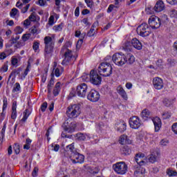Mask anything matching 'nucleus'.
I'll return each instance as SVG.
<instances>
[{"instance_id": "aec40b11", "label": "nucleus", "mask_w": 177, "mask_h": 177, "mask_svg": "<svg viewBox=\"0 0 177 177\" xmlns=\"http://www.w3.org/2000/svg\"><path fill=\"white\" fill-rule=\"evenodd\" d=\"M124 60L125 64L131 65L136 62V58L133 55L129 53L127 55H124Z\"/></svg>"}, {"instance_id": "473e14b6", "label": "nucleus", "mask_w": 177, "mask_h": 177, "mask_svg": "<svg viewBox=\"0 0 177 177\" xmlns=\"http://www.w3.org/2000/svg\"><path fill=\"white\" fill-rule=\"evenodd\" d=\"M29 116L30 111H28V109L25 110V111L24 112V117L21 120L20 122H26V121H27V118H28Z\"/></svg>"}, {"instance_id": "3c124183", "label": "nucleus", "mask_w": 177, "mask_h": 177, "mask_svg": "<svg viewBox=\"0 0 177 177\" xmlns=\"http://www.w3.org/2000/svg\"><path fill=\"white\" fill-rule=\"evenodd\" d=\"M3 111H5L8 107V98L4 97L3 100Z\"/></svg>"}, {"instance_id": "f03ea898", "label": "nucleus", "mask_w": 177, "mask_h": 177, "mask_svg": "<svg viewBox=\"0 0 177 177\" xmlns=\"http://www.w3.org/2000/svg\"><path fill=\"white\" fill-rule=\"evenodd\" d=\"M67 151H71V160L73 164H82L85 160V156L84 155L77 153L74 147V143H72L66 146Z\"/></svg>"}, {"instance_id": "5701e85b", "label": "nucleus", "mask_w": 177, "mask_h": 177, "mask_svg": "<svg viewBox=\"0 0 177 177\" xmlns=\"http://www.w3.org/2000/svg\"><path fill=\"white\" fill-rule=\"evenodd\" d=\"M131 44L135 49H137V50H141L142 48H143L142 43L137 38L132 39Z\"/></svg>"}, {"instance_id": "603ef678", "label": "nucleus", "mask_w": 177, "mask_h": 177, "mask_svg": "<svg viewBox=\"0 0 177 177\" xmlns=\"http://www.w3.org/2000/svg\"><path fill=\"white\" fill-rule=\"evenodd\" d=\"M162 117L164 120H168V118H171V112H164L162 113Z\"/></svg>"}, {"instance_id": "ddd939ff", "label": "nucleus", "mask_w": 177, "mask_h": 177, "mask_svg": "<svg viewBox=\"0 0 177 177\" xmlns=\"http://www.w3.org/2000/svg\"><path fill=\"white\" fill-rule=\"evenodd\" d=\"M64 125V129L65 132H69V133L74 132V131H75V127H77L75 125V122H69L68 120L65 121Z\"/></svg>"}, {"instance_id": "b1692460", "label": "nucleus", "mask_w": 177, "mask_h": 177, "mask_svg": "<svg viewBox=\"0 0 177 177\" xmlns=\"http://www.w3.org/2000/svg\"><path fill=\"white\" fill-rule=\"evenodd\" d=\"M118 93L124 99V100H128V95H127V92L121 86H118L116 88Z\"/></svg>"}, {"instance_id": "0eeeda50", "label": "nucleus", "mask_w": 177, "mask_h": 177, "mask_svg": "<svg viewBox=\"0 0 177 177\" xmlns=\"http://www.w3.org/2000/svg\"><path fill=\"white\" fill-rule=\"evenodd\" d=\"M89 81L93 85H100L102 84V77L97 74V72L95 70L90 71Z\"/></svg>"}, {"instance_id": "79ce46f5", "label": "nucleus", "mask_w": 177, "mask_h": 177, "mask_svg": "<svg viewBox=\"0 0 177 177\" xmlns=\"http://www.w3.org/2000/svg\"><path fill=\"white\" fill-rule=\"evenodd\" d=\"M167 174L169 176H177V172L175 170H172L171 169H168L167 171Z\"/></svg>"}, {"instance_id": "6ab92c4d", "label": "nucleus", "mask_w": 177, "mask_h": 177, "mask_svg": "<svg viewBox=\"0 0 177 177\" xmlns=\"http://www.w3.org/2000/svg\"><path fill=\"white\" fill-rule=\"evenodd\" d=\"M152 121L155 127V132H158V131L161 129V125H162V123L161 122V119H160V118L158 117H156L152 119Z\"/></svg>"}, {"instance_id": "58836bf2", "label": "nucleus", "mask_w": 177, "mask_h": 177, "mask_svg": "<svg viewBox=\"0 0 177 177\" xmlns=\"http://www.w3.org/2000/svg\"><path fill=\"white\" fill-rule=\"evenodd\" d=\"M64 26V25L63 24V23H61L59 25L54 26L53 29L54 30V31L57 32L58 31H62L63 30Z\"/></svg>"}, {"instance_id": "7ed1b4c3", "label": "nucleus", "mask_w": 177, "mask_h": 177, "mask_svg": "<svg viewBox=\"0 0 177 177\" xmlns=\"http://www.w3.org/2000/svg\"><path fill=\"white\" fill-rule=\"evenodd\" d=\"M98 73L102 77H110L113 74V66L109 62H102L98 66Z\"/></svg>"}, {"instance_id": "e433bc0d", "label": "nucleus", "mask_w": 177, "mask_h": 177, "mask_svg": "<svg viewBox=\"0 0 177 177\" xmlns=\"http://www.w3.org/2000/svg\"><path fill=\"white\" fill-rule=\"evenodd\" d=\"M31 142H32V140H31V139H30V138L26 139V145H24V149L25 150H30V147L31 146Z\"/></svg>"}, {"instance_id": "9d476101", "label": "nucleus", "mask_w": 177, "mask_h": 177, "mask_svg": "<svg viewBox=\"0 0 177 177\" xmlns=\"http://www.w3.org/2000/svg\"><path fill=\"white\" fill-rule=\"evenodd\" d=\"M148 24L149 27H151L153 30H157V28H160V26H161V21L158 17L152 15L149 17Z\"/></svg>"}, {"instance_id": "c03bdc74", "label": "nucleus", "mask_w": 177, "mask_h": 177, "mask_svg": "<svg viewBox=\"0 0 177 177\" xmlns=\"http://www.w3.org/2000/svg\"><path fill=\"white\" fill-rule=\"evenodd\" d=\"M8 62H6L0 68V73H6V71H8Z\"/></svg>"}, {"instance_id": "774afa93", "label": "nucleus", "mask_w": 177, "mask_h": 177, "mask_svg": "<svg viewBox=\"0 0 177 177\" xmlns=\"http://www.w3.org/2000/svg\"><path fill=\"white\" fill-rule=\"evenodd\" d=\"M169 5H176L177 0H166Z\"/></svg>"}, {"instance_id": "864d4df0", "label": "nucleus", "mask_w": 177, "mask_h": 177, "mask_svg": "<svg viewBox=\"0 0 177 177\" xmlns=\"http://www.w3.org/2000/svg\"><path fill=\"white\" fill-rule=\"evenodd\" d=\"M86 134H84V133H79L78 134V139L79 140H86Z\"/></svg>"}, {"instance_id": "338daca9", "label": "nucleus", "mask_w": 177, "mask_h": 177, "mask_svg": "<svg viewBox=\"0 0 177 177\" xmlns=\"http://www.w3.org/2000/svg\"><path fill=\"white\" fill-rule=\"evenodd\" d=\"M19 39H20V36H16L15 38L11 39V44H17Z\"/></svg>"}, {"instance_id": "c9c22d12", "label": "nucleus", "mask_w": 177, "mask_h": 177, "mask_svg": "<svg viewBox=\"0 0 177 177\" xmlns=\"http://www.w3.org/2000/svg\"><path fill=\"white\" fill-rule=\"evenodd\" d=\"M122 153L124 154V156H128L131 153V149H129L128 146H124L122 149Z\"/></svg>"}, {"instance_id": "a19ab883", "label": "nucleus", "mask_w": 177, "mask_h": 177, "mask_svg": "<svg viewBox=\"0 0 177 177\" xmlns=\"http://www.w3.org/2000/svg\"><path fill=\"white\" fill-rule=\"evenodd\" d=\"M20 83H15L12 88V93H17L19 92V91H20Z\"/></svg>"}, {"instance_id": "f3484780", "label": "nucleus", "mask_w": 177, "mask_h": 177, "mask_svg": "<svg viewBox=\"0 0 177 177\" xmlns=\"http://www.w3.org/2000/svg\"><path fill=\"white\" fill-rule=\"evenodd\" d=\"M55 47L53 46H45L44 47V57L46 59H50V57L53 55V49Z\"/></svg>"}, {"instance_id": "bf43d9fd", "label": "nucleus", "mask_w": 177, "mask_h": 177, "mask_svg": "<svg viewBox=\"0 0 177 177\" xmlns=\"http://www.w3.org/2000/svg\"><path fill=\"white\" fill-rule=\"evenodd\" d=\"M29 20L30 21H36L37 20V17H35V13H32L29 17H28Z\"/></svg>"}, {"instance_id": "2eb2a0df", "label": "nucleus", "mask_w": 177, "mask_h": 177, "mask_svg": "<svg viewBox=\"0 0 177 177\" xmlns=\"http://www.w3.org/2000/svg\"><path fill=\"white\" fill-rule=\"evenodd\" d=\"M115 128L118 132H125L127 131V123L124 121H119L115 123Z\"/></svg>"}, {"instance_id": "8fccbe9b", "label": "nucleus", "mask_w": 177, "mask_h": 177, "mask_svg": "<svg viewBox=\"0 0 177 177\" xmlns=\"http://www.w3.org/2000/svg\"><path fill=\"white\" fill-rule=\"evenodd\" d=\"M163 103L165 106H167V107H168L169 106H171V104H172V101H171V100L168 98H165L163 100Z\"/></svg>"}, {"instance_id": "5fc2aeb1", "label": "nucleus", "mask_w": 177, "mask_h": 177, "mask_svg": "<svg viewBox=\"0 0 177 177\" xmlns=\"http://www.w3.org/2000/svg\"><path fill=\"white\" fill-rule=\"evenodd\" d=\"M53 24H55V16L50 15L48 19V25L52 26Z\"/></svg>"}, {"instance_id": "f704fd0d", "label": "nucleus", "mask_w": 177, "mask_h": 177, "mask_svg": "<svg viewBox=\"0 0 177 177\" xmlns=\"http://www.w3.org/2000/svg\"><path fill=\"white\" fill-rule=\"evenodd\" d=\"M169 15L171 19H177V10L176 9H171L169 11Z\"/></svg>"}, {"instance_id": "6e6552de", "label": "nucleus", "mask_w": 177, "mask_h": 177, "mask_svg": "<svg viewBox=\"0 0 177 177\" xmlns=\"http://www.w3.org/2000/svg\"><path fill=\"white\" fill-rule=\"evenodd\" d=\"M112 59L116 66H124L125 64V55L122 53H115Z\"/></svg>"}, {"instance_id": "bb28decb", "label": "nucleus", "mask_w": 177, "mask_h": 177, "mask_svg": "<svg viewBox=\"0 0 177 177\" xmlns=\"http://www.w3.org/2000/svg\"><path fill=\"white\" fill-rule=\"evenodd\" d=\"M146 174V169L143 167H138L135 171H134V175L135 176H142Z\"/></svg>"}, {"instance_id": "a211bd4d", "label": "nucleus", "mask_w": 177, "mask_h": 177, "mask_svg": "<svg viewBox=\"0 0 177 177\" xmlns=\"http://www.w3.org/2000/svg\"><path fill=\"white\" fill-rule=\"evenodd\" d=\"M165 9V4H164V1L162 0H159L156 2L155 6L153 7V10L155 12H162Z\"/></svg>"}, {"instance_id": "e2e57ef3", "label": "nucleus", "mask_w": 177, "mask_h": 177, "mask_svg": "<svg viewBox=\"0 0 177 177\" xmlns=\"http://www.w3.org/2000/svg\"><path fill=\"white\" fill-rule=\"evenodd\" d=\"M38 171H39L38 167H35L32 172V176L33 177H36L37 175L38 174Z\"/></svg>"}, {"instance_id": "4be33fe9", "label": "nucleus", "mask_w": 177, "mask_h": 177, "mask_svg": "<svg viewBox=\"0 0 177 177\" xmlns=\"http://www.w3.org/2000/svg\"><path fill=\"white\" fill-rule=\"evenodd\" d=\"M145 154L137 153L135 157V161L138 164V165L142 166L145 164Z\"/></svg>"}, {"instance_id": "13d9d810", "label": "nucleus", "mask_w": 177, "mask_h": 177, "mask_svg": "<svg viewBox=\"0 0 177 177\" xmlns=\"http://www.w3.org/2000/svg\"><path fill=\"white\" fill-rule=\"evenodd\" d=\"M62 71H60V69L59 68H56L54 71V74H55V77H59V75H61Z\"/></svg>"}, {"instance_id": "7c9ffc66", "label": "nucleus", "mask_w": 177, "mask_h": 177, "mask_svg": "<svg viewBox=\"0 0 177 177\" xmlns=\"http://www.w3.org/2000/svg\"><path fill=\"white\" fill-rule=\"evenodd\" d=\"M100 171V169L99 168V166H93L88 167V171L90 174H93V175L99 174Z\"/></svg>"}, {"instance_id": "680f3d73", "label": "nucleus", "mask_w": 177, "mask_h": 177, "mask_svg": "<svg viewBox=\"0 0 177 177\" xmlns=\"http://www.w3.org/2000/svg\"><path fill=\"white\" fill-rule=\"evenodd\" d=\"M149 160V162H151L152 164L156 162V156L151 155Z\"/></svg>"}, {"instance_id": "412c9836", "label": "nucleus", "mask_w": 177, "mask_h": 177, "mask_svg": "<svg viewBox=\"0 0 177 177\" xmlns=\"http://www.w3.org/2000/svg\"><path fill=\"white\" fill-rule=\"evenodd\" d=\"M16 6L17 8H19V9H21V13H26L27 10H28L30 8V4L26 5L20 1H18L17 2Z\"/></svg>"}, {"instance_id": "2f4dec72", "label": "nucleus", "mask_w": 177, "mask_h": 177, "mask_svg": "<svg viewBox=\"0 0 177 177\" xmlns=\"http://www.w3.org/2000/svg\"><path fill=\"white\" fill-rule=\"evenodd\" d=\"M53 85H55V80H53V78H51L47 85L48 93H52V88L53 87Z\"/></svg>"}, {"instance_id": "4d7b16f0", "label": "nucleus", "mask_w": 177, "mask_h": 177, "mask_svg": "<svg viewBox=\"0 0 177 177\" xmlns=\"http://www.w3.org/2000/svg\"><path fill=\"white\" fill-rule=\"evenodd\" d=\"M32 48L34 49V50L35 52H37V50H38V49H39V43H38V41L34 42L33 46H32Z\"/></svg>"}, {"instance_id": "393cba45", "label": "nucleus", "mask_w": 177, "mask_h": 177, "mask_svg": "<svg viewBox=\"0 0 177 177\" xmlns=\"http://www.w3.org/2000/svg\"><path fill=\"white\" fill-rule=\"evenodd\" d=\"M17 102L14 101L12 102V114H11V118L12 120H16L17 117Z\"/></svg>"}, {"instance_id": "49530a36", "label": "nucleus", "mask_w": 177, "mask_h": 177, "mask_svg": "<svg viewBox=\"0 0 177 177\" xmlns=\"http://www.w3.org/2000/svg\"><path fill=\"white\" fill-rule=\"evenodd\" d=\"M169 144V141L167 139H162L160 142V146H162V147H165V146H167Z\"/></svg>"}, {"instance_id": "a878e982", "label": "nucleus", "mask_w": 177, "mask_h": 177, "mask_svg": "<svg viewBox=\"0 0 177 177\" xmlns=\"http://www.w3.org/2000/svg\"><path fill=\"white\" fill-rule=\"evenodd\" d=\"M61 89H62V83H60V82H58L56 83L53 91V94L54 95V96H57L59 93H60Z\"/></svg>"}, {"instance_id": "de8ad7c7", "label": "nucleus", "mask_w": 177, "mask_h": 177, "mask_svg": "<svg viewBox=\"0 0 177 177\" xmlns=\"http://www.w3.org/2000/svg\"><path fill=\"white\" fill-rule=\"evenodd\" d=\"M38 30V26H33L30 29V34H37Z\"/></svg>"}, {"instance_id": "423d86ee", "label": "nucleus", "mask_w": 177, "mask_h": 177, "mask_svg": "<svg viewBox=\"0 0 177 177\" xmlns=\"http://www.w3.org/2000/svg\"><path fill=\"white\" fill-rule=\"evenodd\" d=\"M137 33L140 37H149L151 33V29L146 23H143L137 28Z\"/></svg>"}, {"instance_id": "c85d7f7f", "label": "nucleus", "mask_w": 177, "mask_h": 177, "mask_svg": "<svg viewBox=\"0 0 177 177\" xmlns=\"http://www.w3.org/2000/svg\"><path fill=\"white\" fill-rule=\"evenodd\" d=\"M141 117L146 121L147 118H150L151 117V113L149 111V109H144L142 111Z\"/></svg>"}, {"instance_id": "72a5a7b5", "label": "nucleus", "mask_w": 177, "mask_h": 177, "mask_svg": "<svg viewBox=\"0 0 177 177\" xmlns=\"http://www.w3.org/2000/svg\"><path fill=\"white\" fill-rule=\"evenodd\" d=\"M6 131V124H4L1 129V136H0L1 144L3 142V139H5V131Z\"/></svg>"}, {"instance_id": "4468645a", "label": "nucleus", "mask_w": 177, "mask_h": 177, "mask_svg": "<svg viewBox=\"0 0 177 177\" xmlns=\"http://www.w3.org/2000/svg\"><path fill=\"white\" fill-rule=\"evenodd\" d=\"M153 85L155 89H158V91H160L162 89V88H164V82L162 81V79L157 77L153 78Z\"/></svg>"}, {"instance_id": "6e6d98bb", "label": "nucleus", "mask_w": 177, "mask_h": 177, "mask_svg": "<svg viewBox=\"0 0 177 177\" xmlns=\"http://www.w3.org/2000/svg\"><path fill=\"white\" fill-rule=\"evenodd\" d=\"M14 150L16 154H19V153H20V145H19V144H15L14 146Z\"/></svg>"}, {"instance_id": "9b49d317", "label": "nucleus", "mask_w": 177, "mask_h": 177, "mask_svg": "<svg viewBox=\"0 0 177 177\" xmlns=\"http://www.w3.org/2000/svg\"><path fill=\"white\" fill-rule=\"evenodd\" d=\"M129 125L133 129H139L142 125V122L138 116H133L130 118Z\"/></svg>"}, {"instance_id": "a18cd8bd", "label": "nucleus", "mask_w": 177, "mask_h": 177, "mask_svg": "<svg viewBox=\"0 0 177 177\" xmlns=\"http://www.w3.org/2000/svg\"><path fill=\"white\" fill-rule=\"evenodd\" d=\"M15 34L17 35L18 34H21L23 32V28L20 26H17L14 30Z\"/></svg>"}, {"instance_id": "1a4fd4ad", "label": "nucleus", "mask_w": 177, "mask_h": 177, "mask_svg": "<svg viewBox=\"0 0 177 177\" xmlns=\"http://www.w3.org/2000/svg\"><path fill=\"white\" fill-rule=\"evenodd\" d=\"M76 93L79 97H85L88 93V84L82 83L77 86Z\"/></svg>"}, {"instance_id": "ea45409f", "label": "nucleus", "mask_w": 177, "mask_h": 177, "mask_svg": "<svg viewBox=\"0 0 177 177\" xmlns=\"http://www.w3.org/2000/svg\"><path fill=\"white\" fill-rule=\"evenodd\" d=\"M123 48L127 52H131L132 50V46H131V43L129 41L126 42L124 46H123Z\"/></svg>"}, {"instance_id": "052dcab7", "label": "nucleus", "mask_w": 177, "mask_h": 177, "mask_svg": "<svg viewBox=\"0 0 177 177\" xmlns=\"http://www.w3.org/2000/svg\"><path fill=\"white\" fill-rule=\"evenodd\" d=\"M110 62H113V56L107 55L104 63H109L110 64Z\"/></svg>"}, {"instance_id": "4c0bfd02", "label": "nucleus", "mask_w": 177, "mask_h": 177, "mask_svg": "<svg viewBox=\"0 0 177 177\" xmlns=\"http://www.w3.org/2000/svg\"><path fill=\"white\" fill-rule=\"evenodd\" d=\"M19 59H17V57L13 56L11 57V66H13L14 67H17Z\"/></svg>"}, {"instance_id": "37998d69", "label": "nucleus", "mask_w": 177, "mask_h": 177, "mask_svg": "<svg viewBox=\"0 0 177 177\" xmlns=\"http://www.w3.org/2000/svg\"><path fill=\"white\" fill-rule=\"evenodd\" d=\"M17 13H19V10H17V8H12L10 12V16L11 17H15L17 15Z\"/></svg>"}, {"instance_id": "09e8293b", "label": "nucleus", "mask_w": 177, "mask_h": 177, "mask_svg": "<svg viewBox=\"0 0 177 177\" xmlns=\"http://www.w3.org/2000/svg\"><path fill=\"white\" fill-rule=\"evenodd\" d=\"M30 38H31V33H27L22 36V39L24 42H26V41H28Z\"/></svg>"}, {"instance_id": "cd10ccee", "label": "nucleus", "mask_w": 177, "mask_h": 177, "mask_svg": "<svg viewBox=\"0 0 177 177\" xmlns=\"http://www.w3.org/2000/svg\"><path fill=\"white\" fill-rule=\"evenodd\" d=\"M97 26H98L97 22H95L92 25L90 30L87 32L88 37H93V35H95L96 34V30H95V27H97Z\"/></svg>"}, {"instance_id": "20e7f679", "label": "nucleus", "mask_w": 177, "mask_h": 177, "mask_svg": "<svg viewBox=\"0 0 177 177\" xmlns=\"http://www.w3.org/2000/svg\"><path fill=\"white\" fill-rule=\"evenodd\" d=\"M81 114V106L80 104L70 105L67 108L66 115L69 118H77Z\"/></svg>"}, {"instance_id": "39448f33", "label": "nucleus", "mask_w": 177, "mask_h": 177, "mask_svg": "<svg viewBox=\"0 0 177 177\" xmlns=\"http://www.w3.org/2000/svg\"><path fill=\"white\" fill-rule=\"evenodd\" d=\"M113 169L118 175H125L128 171V165L125 162H118L113 165Z\"/></svg>"}, {"instance_id": "0e129e2a", "label": "nucleus", "mask_w": 177, "mask_h": 177, "mask_svg": "<svg viewBox=\"0 0 177 177\" xmlns=\"http://www.w3.org/2000/svg\"><path fill=\"white\" fill-rule=\"evenodd\" d=\"M171 129L173 131V132L174 133H176V135H177V123H174L172 127H171Z\"/></svg>"}, {"instance_id": "f257e3e1", "label": "nucleus", "mask_w": 177, "mask_h": 177, "mask_svg": "<svg viewBox=\"0 0 177 177\" xmlns=\"http://www.w3.org/2000/svg\"><path fill=\"white\" fill-rule=\"evenodd\" d=\"M67 44H70V42H67L61 49V54L63 55L64 57L62 62V66L73 64L74 62L77 60V57L74 55L71 50L67 48Z\"/></svg>"}, {"instance_id": "dca6fc26", "label": "nucleus", "mask_w": 177, "mask_h": 177, "mask_svg": "<svg viewBox=\"0 0 177 177\" xmlns=\"http://www.w3.org/2000/svg\"><path fill=\"white\" fill-rule=\"evenodd\" d=\"M45 46H53L55 47V35L52 37L46 36L44 37Z\"/></svg>"}, {"instance_id": "f8f14e48", "label": "nucleus", "mask_w": 177, "mask_h": 177, "mask_svg": "<svg viewBox=\"0 0 177 177\" xmlns=\"http://www.w3.org/2000/svg\"><path fill=\"white\" fill-rule=\"evenodd\" d=\"M87 99L90 102H96L100 99V94L96 90H91L87 95Z\"/></svg>"}, {"instance_id": "69168bd1", "label": "nucleus", "mask_w": 177, "mask_h": 177, "mask_svg": "<svg viewBox=\"0 0 177 177\" xmlns=\"http://www.w3.org/2000/svg\"><path fill=\"white\" fill-rule=\"evenodd\" d=\"M46 107H48V103L44 102L41 106V111H43V112L45 111V110H46Z\"/></svg>"}, {"instance_id": "c756f323", "label": "nucleus", "mask_w": 177, "mask_h": 177, "mask_svg": "<svg viewBox=\"0 0 177 177\" xmlns=\"http://www.w3.org/2000/svg\"><path fill=\"white\" fill-rule=\"evenodd\" d=\"M120 142L122 145H124V143H126L127 145H131L132 143V141L128 138V136L125 135H122L120 136Z\"/></svg>"}]
</instances>
